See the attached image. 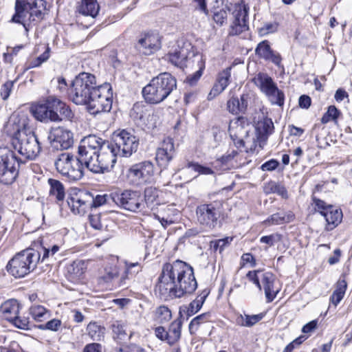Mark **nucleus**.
<instances>
[{
	"instance_id": "bb28decb",
	"label": "nucleus",
	"mask_w": 352,
	"mask_h": 352,
	"mask_svg": "<svg viewBox=\"0 0 352 352\" xmlns=\"http://www.w3.org/2000/svg\"><path fill=\"white\" fill-rule=\"evenodd\" d=\"M80 14L94 18L100 10V6L97 0H80L77 7Z\"/></svg>"
},
{
	"instance_id": "423d86ee",
	"label": "nucleus",
	"mask_w": 352,
	"mask_h": 352,
	"mask_svg": "<svg viewBox=\"0 0 352 352\" xmlns=\"http://www.w3.org/2000/svg\"><path fill=\"white\" fill-rule=\"evenodd\" d=\"M177 88V80L170 74L161 73L153 77L142 89L145 101L150 104H159L165 100Z\"/></svg>"
},
{
	"instance_id": "338daca9",
	"label": "nucleus",
	"mask_w": 352,
	"mask_h": 352,
	"mask_svg": "<svg viewBox=\"0 0 352 352\" xmlns=\"http://www.w3.org/2000/svg\"><path fill=\"white\" fill-rule=\"evenodd\" d=\"M345 275H342L341 278L338 280L336 283V287L334 290L336 292H341L343 294H345L346 288H347V283L344 278Z\"/></svg>"
},
{
	"instance_id": "ea45409f",
	"label": "nucleus",
	"mask_w": 352,
	"mask_h": 352,
	"mask_svg": "<svg viewBox=\"0 0 352 352\" xmlns=\"http://www.w3.org/2000/svg\"><path fill=\"white\" fill-rule=\"evenodd\" d=\"M32 318L37 322H42L50 316L49 311L42 305H34L30 309Z\"/></svg>"
},
{
	"instance_id": "b1692460",
	"label": "nucleus",
	"mask_w": 352,
	"mask_h": 352,
	"mask_svg": "<svg viewBox=\"0 0 352 352\" xmlns=\"http://www.w3.org/2000/svg\"><path fill=\"white\" fill-rule=\"evenodd\" d=\"M261 280L267 302H272L280 291V287L276 286V277L272 272H267L261 274Z\"/></svg>"
},
{
	"instance_id": "2eb2a0df",
	"label": "nucleus",
	"mask_w": 352,
	"mask_h": 352,
	"mask_svg": "<svg viewBox=\"0 0 352 352\" xmlns=\"http://www.w3.org/2000/svg\"><path fill=\"white\" fill-rule=\"evenodd\" d=\"M154 173V166L150 161H144L133 165L128 171V177L137 184L150 179Z\"/></svg>"
},
{
	"instance_id": "393cba45",
	"label": "nucleus",
	"mask_w": 352,
	"mask_h": 352,
	"mask_svg": "<svg viewBox=\"0 0 352 352\" xmlns=\"http://www.w3.org/2000/svg\"><path fill=\"white\" fill-rule=\"evenodd\" d=\"M20 305L15 299L5 301L0 306V315L6 320L11 321L19 315Z\"/></svg>"
},
{
	"instance_id": "4468645a",
	"label": "nucleus",
	"mask_w": 352,
	"mask_h": 352,
	"mask_svg": "<svg viewBox=\"0 0 352 352\" xmlns=\"http://www.w3.org/2000/svg\"><path fill=\"white\" fill-rule=\"evenodd\" d=\"M53 96H48L44 103L37 104L32 107L31 111L34 117L41 122H60L58 113L54 111Z\"/></svg>"
},
{
	"instance_id": "5701e85b",
	"label": "nucleus",
	"mask_w": 352,
	"mask_h": 352,
	"mask_svg": "<svg viewBox=\"0 0 352 352\" xmlns=\"http://www.w3.org/2000/svg\"><path fill=\"white\" fill-rule=\"evenodd\" d=\"M231 78V67H227L218 74L216 81L208 96L212 100L222 93L228 86Z\"/></svg>"
},
{
	"instance_id": "13d9d810",
	"label": "nucleus",
	"mask_w": 352,
	"mask_h": 352,
	"mask_svg": "<svg viewBox=\"0 0 352 352\" xmlns=\"http://www.w3.org/2000/svg\"><path fill=\"white\" fill-rule=\"evenodd\" d=\"M14 85L13 81H7L2 85L0 89V96L3 100H6L10 95L12 89Z\"/></svg>"
},
{
	"instance_id": "9b49d317",
	"label": "nucleus",
	"mask_w": 352,
	"mask_h": 352,
	"mask_svg": "<svg viewBox=\"0 0 352 352\" xmlns=\"http://www.w3.org/2000/svg\"><path fill=\"white\" fill-rule=\"evenodd\" d=\"M250 123L243 117H239L230 121L229 133L234 143L239 146H245L249 141Z\"/></svg>"
},
{
	"instance_id": "20e7f679",
	"label": "nucleus",
	"mask_w": 352,
	"mask_h": 352,
	"mask_svg": "<svg viewBox=\"0 0 352 352\" xmlns=\"http://www.w3.org/2000/svg\"><path fill=\"white\" fill-rule=\"evenodd\" d=\"M197 287L193 268L180 260L165 263L155 291L164 298H182L192 294Z\"/></svg>"
},
{
	"instance_id": "58836bf2",
	"label": "nucleus",
	"mask_w": 352,
	"mask_h": 352,
	"mask_svg": "<svg viewBox=\"0 0 352 352\" xmlns=\"http://www.w3.org/2000/svg\"><path fill=\"white\" fill-rule=\"evenodd\" d=\"M237 155V152L232 151L222 155L212 163L214 168L219 170H226L229 168V164L234 157Z\"/></svg>"
},
{
	"instance_id": "052dcab7",
	"label": "nucleus",
	"mask_w": 352,
	"mask_h": 352,
	"mask_svg": "<svg viewBox=\"0 0 352 352\" xmlns=\"http://www.w3.org/2000/svg\"><path fill=\"white\" fill-rule=\"evenodd\" d=\"M204 71L196 70L193 74L188 75L186 80L185 82L190 86H194L197 85L201 76L203 74Z\"/></svg>"
},
{
	"instance_id": "49530a36",
	"label": "nucleus",
	"mask_w": 352,
	"mask_h": 352,
	"mask_svg": "<svg viewBox=\"0 0 352 352\" xmlns=\"http://www.w3.org/2000/svg\"><path fill=\"white\" fill-rule=\"evenodd\" d=\"M50 56V48L49 46H47L45 52L35 59L31 60L25 70L41 66L43 63L46 62L49 59Z\"/></svg>"
},
{
	"instance_id": "f257e3e1",
	"label": "nucleus",
	"mask_w": 352,
	"mask_h": 352,
	"mask_svg": "<svg viewBox=\"0 0 352 352\" xmlns=\"http://www.w3.org/2000/svg\"><path fill=\"white\" fill-rule=\"evenodd\" d=\"M80 153L87 166L95 172L110 171L117 160V156L130 157L136 152L139 140L130 131L122 130L113 134V142L96 135L84 138Z\"/></svg>"
},
{
	"instance_id": "de8ad7c7",
	"label": "nucleus",
	"mask_w": 352,
	"mask_h": 352,
	"mask_svg": "<svg viewBox=\"0 0 352 352\" xmlns=\"http://www.w3.org/2000/svg\"><path fill=\"white\" fill-rule=\"evenodd\" d=\"M228 8L225 7L221 9H216L213 13V20L219 25H222L227 21Z\"/></svg>"
},
{
	"instance_id": "6e6d98bb",
	"label": "nucleus",
	"mask_w": 352,
	"mask_h": 352,
	"mask_svg": "<svg viewBox=\"0 0 352 352\" xmlns=\"http://www.w3.org/2000/svg\"><path fill=\"white\" fill-rule=\"evenodd\" d=\"M259 274H262L260 270L249 271L246 275L247 278L252 281L261 291L262 289L261 284L260 283L261 276Z\"/></svg>"
},
{
	"instance_id": "37998d69",
	"label": "nucleus",
	"mask_w": 352,
	"mask_h": 352,
	"mask_svg": "<svg viewBox=\"0 0 352 352\" xmlns=\"http://www.w3.org/2000/svg\"><path fill=\"white\" fill-rule=\"evenodd\" d=\"M124 327V323L119 320H116L111 324V329L113 332V338L114 340L118 341L124 340L126 337V329Z\"/></svg>"
},
{
	"instance_id": "69168bd1",
	"label": "nucleus",
	"mask_w": 352,
	"mask_h": 352,
	"mask_svg": "<svg viewBox=\"0 0 352 352\" xmlns=\"http://www.w3.org/2000/svg\"><path fill=\"white\" fill-rule=\"evenodd\" d=\"M155 218L161 223L162 226L166 228L168 226L174 223L175 219L173 217L167 214L166 217L164 215L160 216L159 214L155 215Z\"/></svg>"
},
{
	"instance_id": "3c124183",
	"label": "nucleus",
	"mask_w": 352,
	"mask_h": 352,
	"mask_svg": "<svg viewBox=\"0 0 352 352\" xmlns=\"http://www.w3.org/2000/svg\"><path fill=\"white\" fill-rule=\"evenodd\" d=\"M232 238L226 237L224 239L212 241L210 242V248L213 249L214 251L219 250L221 253L225 247H226L232 241Z\"/></svg>"
},
{
	"instance_id": "e2e57ef3",
	"label": "nucleus",
	"mask_w": 352,
	"mask_h": 352,
	"mask_svg": "<svg viewBox=\"0 0 352 352\" xmlns=\"http://www.w3.org/2000/svg\"><path fill=\"white\" fill-rule=\"evenodd\" d=\"M279 165V162L274 159H272L261 165V169L263 171H272L275 170L278 166Z\"/></svg>"
},
{
	"instance_id": "2f4dec72",
	"label": "nucleus",
	"mask_w": 352,
	"mask_h": 352,
	"mask_svg": "<svg viewBox=\"0 0 352 352\" xmlns=\"http://www.w3.org/2000/svg\"><path fill=\"white\" fill-rule=\"evenodd\" d=\"M125 270L120 280V286H124L126 280L133 278L136 274L142 271V266L138 262H124Z\"/></svg>"
},
{
	"instance_id": "8fccbe9b",
	"label": "nucleus",
	"mask_w": 352,
	"mask_h": 352,
	"mask_svg": "<svg viewBox=\"0 0 352 352\" xmlns=\"http://www.w3.org/2000/svg\"><path fill=\"white\" fill-rule=\"evenodd\" d=\"M188 168H192L194 171L198 173L199 175H213L214 171L212 168L208 166H202L198 163L189 162L187 165Z\"/></svg>"
},
{
	"instance_id": "4d7b16f0",
	"label": "nucleus",
	"mask_w": 352,
	"mask_h": 352,
	"mask_svg": "<svg viewBox=\"0 0 352 352\" xmlns=\"http://www.w3.org/2000/svg\"><path fill=\"white\" fill-rule=\"evenodd\" d=\"M277 30V24L273 23H265L263 27L258 29L260 36H263L270 33H273Z\"/></svg>"
},
{
	"instance_id": "4be33fe9",
	"label": "nucleus",
	"mask_w": 352,
	"mask_h": 352,
	"mask_svg": "<svg viewBox=\"0 0 352 352\" xmlns=\"http://www.w3.org/2000/svg\"><path fill=\"white\" fill-rule=\"evenodd\" d=\"M255 54L261 58L265 60H270L274 64L280 67L281 65L282 58L280 54L273 51L267 40L259 43L255 49Z\"/></svg>"
},
{
	"instance_id": "864d4df0",
	"label": "nucleus",
	"mask_w": 352,
	"mask_h": 352,
	"mask_svg": "<svg viewBox=\"0 0 352 352\" xmlns=\"http://www.w3.org/2000/svg\"><path fill=\"white\" fill-rule=\"evenodd\" d=\"M119 274V271L118 268L114 266L110 268L105 269V274L101 277V278L104 280V283H109L118 278Z\"/></svg>"
},
{
	"instance_id": "cd10ccee",
	"label": "nucleus",
	"mask_w": 352,
	"mask_h": 352,
	"mask_svg": "<svg viewBox=\"0 0 352 352\" xmlns=\"http://www.w3.org/2000/svg\"><path fill=\"white\" fill-rule=\"evenodd\" d=\"M54 111L58 113L60 122L63 120H72L74 118V113L70 107L60 99L53 96Z\"/></svg>"
},
{
	"instance_id": "ddd939ff",
	"label": "nucleus",
	"mask_w": 352,
	"mask_h": 352,
	"mask_svg": "<svg viewBox=\"0 0 352 352\" xmlns=\"http://www.w3.org/2000/svg\"><path fill=\"white\" fill-rule=\"evenodd\" d=\"M196 214L198 222L211 230L217 225L219 212L213 204H206L197 206Z\"/></svg>"
},
{
	"instance_id": "1a4fd4ad",
	"label": "nucleus",
	"mask_w": 352,
	"mask_h": 352,
	"mask_svg": "<svg viewBox=\"0 0 352 352\" xmlns=\"http://www.w3.org/2000/svg\"><path fill=\"white\" fill-rule=\"evenodd\" d=\"M254 81L272 104L280 107L283 105L285 94L278 88L276 84L268 74L258 73L254 78Z\"/></svg>"
},
{
	"instance_id": "c03bdc74",
	"label": "nucleus",
	"mask_w": 352,
	"mask_h": 352,
	"mask_svg": "<svg viewBox=\"0 0 352 352\" xmlns=\"http://www.w3.org/2000/svg\"><path fill=\"white\" fill-rule=\"evenodd\" d=\"M265 192L267 194L276 193L284 199H287L288 197L286 188L283 186L276 184L275 182L267 183L265 187Z\"/></svg>"
},
{
	"instance_id": "a18cd8bd",
	"label": "nucleus",
	"mask_w": 352,
	"mask_h": 352,
	"mask_svg": "<svg viewBox=\"0 0 352 352\" xmlns=\"http://www.w3.org/2000/svg\"><path fill=\"white\" fill-rule=\"evenodd\" d=\"M155 315L156 320H157L161 323L169 321L172 317L170 310L164 305H162L157 307L155 310Z\"/></svg>"
},
{
	"instance_id": "c756f323",
	"label": "nucleus",
	"mask_w": 352,
	"mask_h": 352,
	"mask_svg": "<svg viewBox=\"0 0 352 352\" xmlns=\"http://www.w3.org/2000/svg\"><path fill=\"white\" fill-rule=\"evenodd\" d=\"M206 56L199 52H195L192 49L190 58L188 59L186 66L185 68H190L194 70L204 71L206 67Z\"/></svg>"
},
{
	"instance_id": "f8f14e48",
	"label": "nucleus",
	"mask_w": 352,
	"mask_h": 352,
	"mask_svg": "<svg viewBox=\"0 0 352 352\" xmlns=\"http://www.w3.org/2000/svg\"><path fill=\"white\" fill-rule=\"evenodd\" d=\"M92 202V195L85 190H78L72 194L67 199V204L71 210L74 214L80 215H84L91 208Z\"/></svg>"
},
{
	"instance_id": "a878e982",
	"label": "nucleus",
	"mask_w": 352,
	"mask_h": 352,
	"mask_svg": "<svg viewBox=\"0 0 352 352\" xmlns=\"http://www.w3.org/2000/svg\"><path fill=\"white\" fill-rule=\"evenodd\" d=\"M248 106V95L243 94L240 98L231 97L227 102V109L232 114L244 113Z\"/></svg>"
},
{
	"instance_id": "39448f33",
	"label": "nucleus",
	"mask_w": 352,
	"mask_h": 352,
	"mask_svg": "<svg viewBox=\"0 0 352 352\" xmlns=\"http://www.w3.org/2000/svg\"><path fill=\"white\" fill-rule=\"evenodd\" d=\"M45 9V0H16L15 13L11 21L22 24L28 32L32 25L43 19Z\"/></svg>"
},
{
	"instance_id": "603ef678",
	"label": "nucleus",
	"mask_w": 352,
	"mask_h": 352,
	"mask_svg": "<svg viewBox=\"0 0 352 352\" xmlns=\"http://www.w3.org/2000/svg\"><path fill=\"white\" fill-rule=\"evenodd\" d=\"M16 327L21 329H30V320L29 318L25 316H16V318H13L10 321Z\"/></svg>"
},
{
	"instance_id": "f704fd0d",
	"label": "nucleus",
	"mask_w": 352,
	"mask_h": 352,
	"mask_svg": "<svg viewBox=\"0 0 352 352\" xmlns=\"http://www.w3.org/2000/svg\"><path fill=\"white\" fill-rule=\"evenodd\" d=\"M47 182L50 187V196H54L58 201H63L65 195L63 184L60 181L52 178H50Z\"/></svg>"
},
{
	"instance_id": "680f3d73",
	"label": "nucleus",
	"mask_w": 352,
	"mask_h": 352,
	"mask_svg": "<svg viewBox=\"0 0 352 352\" xmlns=\"http://www.w3.org/2000/svg\"><path fill=\"white\" fill-rule=\"evenodd\" d=\"M280 240V236L278 234H273L267 236H263L260 239V242L272 246L275 243Z\"/></svg>"
},
{
	"instance_id": "774afa93",
	"label": "nucleus",
	"mask_w": 352,
	"mask_h": 352,
	"mask_svg": "<svg viewBox=\"0 0 352 352\" xmlns=\"http://www.w3.org/2000/svg\"><path fill=\"white\" fill-rule=\"evenodd\" d=\"M55 83L56 84V88L60 93H65L68 89V86L65 79L63 77L59 76L56 78Z\"/></svg>"
},
{
	"instance_id": "79ce46f5",
	"label": "nucleus",
	"mask_w": 352,
	"mask_h": 352,
	"mask_svg": "<svg viewBox=\"0 0 352 352\" xmlns=\"http://www.w3.org/2000/svg\"><path fill=\"white\" fill-rule=\"evenodd\" d=\"M159 190L155 187H147L144 190L145 203L152 208L153 205L158 204Z\"/></svg>"
},
{
	"instance_id": "c85d7f7f",
	"label": "nucleus",
	"mask_w": 352,
	"mask_h": 352,
	"mask_svg": "<svg viewBox=\"0 0 352 352\" xmlns=\"http://www.w3.org/2000/svg\"><path fill=\"white\" fill-rule=\"evenodd\" d=\"M327 221L326 229L332 230L334 229L342 219V212L341 210L336 209L333 206L322 215Z\"/></svg>"
},
{
	"instance_id": "7c9ffc66",
	"label": "nucleus",
	"mask_w": 352,
	"mask_h": 352,
	"mask_svg": "<svg viewBox=\"0 0 352 352\" xmlns=\"http://www.w3.org/2000/svg\"><path fill=\"white\" fill-rule=\"evenodd\" d=\"M294 219V214L292 212H277L270 216L267 219H265L263 222V223L267 226L280 225L289 223L293 221Z\"/></svg>"
},
{
	"instance_id": "412c9836",
	"label": "nucleus",
	"mask_w": 352,
	"mask_h": 352,
	"mask_svg": "<svg viewBox=\"0 0 352 352\" xmlns=\"http://www.w3.org/2000/svg\"><path fill=\"white\" fill-rule=\"evenodd\" d=\"M274 126L271 118H264L258 122L256 126V139L252 138V145L256 147L257 144L261 148H263L266 144L268 138L274 133Z\"/></svg>"
},
{
	"instance_id": "f3484780",
	"label": "nucleus",
	"mask_w": 352,
	"mask_h": 352,
	"mask_svg": "<svg viewBox=\"0 0 352 352\" xmlns=\"http://www.w3.org/2000/svg\"><path fill=\"white\" fill-rule=\"evenodd\" d=\"M249 8L244 3L236 4L233 11L234 20L230 34L238 35L248 30V14Z\"/></svg>"
},
{
	"instance_id": "0eeeda50",
	"label": "nucleus",
	"mask_w": 352,
	"mask_h": 352,
	"mask_svg": "<svg viewBox=\"0 0 352 352\" xmlns=\"http://www.w3.org/2000/svg\"><path fill=\"white\" fill-rule=\"evenodd\" d=\"M84 138L80 141L78 153L79 157L70 153H62L55 160L54 165L58 173L67 177L71 181H78L84 175V166L94 173H104V172H95L87 166L86 160L80 153Z\"/></svg>"
},
{
	"instance_id": "6e6552de",
	"label": "nucleus",
	"mask_w": 352,
	"mask_h": 352,
	"mask_svg": "<svg viewBox=\"0 0 352 352\" xmlns=\"http://www.w3.org/2000/svg\"><path fill=\"white\" fill-rule=\"evenodd\" d=\"M41 259V252L29 248L15 254L6 265L8 272L12 276L23 278L36 267Z\"/></svg>"
},
{
	"instance_id": "9d476101",
	"label": "nucleus",
	"mask_w": 352,
	"mask_h": 352,
	"mask_svg": "<svg viewBox=\"0 0 352 352\" xmlns=\"http://www.w3.org/2000/svg\"><path fill=\"white\" fill-rule=\"evenodd\" d=\"M111 199L118 206L131 212H140L144 208L140 193L137 191L124 190L112 195Z\"/></svg>"
},
{
	"instance_id": "aec40b11",
	"label": "nucleus",
	"mask_w": 352,
	"mask_h": 352,
	"mask_svg": "<svg viewBox=\"0 0 352 352\" xmlns=\"http://www.w3.org/2000/svg\"><path fill=\"white\" fill-rule=\"evenodd\" d=\"M192 49L193 46L189 43H184L182 45L178 44L173 52L167 54V58L175 66L184 69Z\"/></svg>"
},
{
	"instance_id": "dca6fc26",
	"label": "nucleus",
	"mask_w": 352,
	"mask_h": 352,
	"mask_svg": "<svg viewBox=\"0 0 352 352\" xmlns=\"http://www.w3.org/2000/svg\"><path fill=\"white\" fill-rule=\"evenodd\" d=\"M140 54L148 56L154 54L161 47V41L158 34L146 32L141 34L135 45Z\"/></svg>"
},
{
	"instance_id": "bf43d9fd",
	"label": "nucleus",
	"mask_w": 352,
	"mask_h": 352,
	"mask_svg": "<svg viewBox=\"0 0 352 352\" xmlns=\"http://www.w3.org/2000/svg\"><path fill=\"white\" fill-rule=\"evenodd\" d=\"M109 199H112L111 197L107 195H97L96 197H93V202L91 203V208H97L106 203H108Z\"/></svg>"
},
{
	"instance_id": "6ab92c4d",
	"label": "nucleus",
	"mask_w": 352,
	"mask_h": 352,
	"mask_svg": "<svg viewBox=\"0 0 352 352\" xmlns=\"http://www.w3.org/2000/svg\"><path fill=\"white\" fill-rule=\"evenodd\" d=\"M175 153L174 141L170 138H166L162 142L161 146L155 153L157 164L162 169H166Z\"/></svg>"
},
{
	"instance_id": "7ed1b4c3",
	"label": "nucleus",
	"mask_w": 352,
	"mask_h": 352,
	"mask_svg": "<svg viewBox=\"0 0 352 352\" xmlns=\"http://www.w3.org/2000/svg\"><path fill=\"white\" fill-rule=\"evenodd\" d=\"M69 99L76 104H87L91 114L109 112L113 94L110 84L98 85L94 75L82 72L73 80L69 89Z\"/></svg>"
},
{
	"instance_id": "0e129e2a",
	"label": "nucleus",
	"mask_w": 352,
	"mask_h": 352,
	"mask_svg": "<svg viewBox=\"0 0 352 352\" xmlns=\"http://www.w3.org/2000/svg\"><path fill=\"white\" fill-rule=\"evenodd\" d=\"M89 222L91 227L96 230H100L102 228V224L100 221V216L99 214L89 215Z\"/></svg>"
},
{
	"instance_id": "473e14b6",
	"label": "nucleus",
	"mask_w": 352,
	"mask_h": 352,
	"mask_svg": "<svg viewBox=\"0 0 352 352\" xmlns=\"http://www.w3.org/2000/svg\"><path fill=\"white\" fill-rule=\"evenodd\" d=\"M263 316V314L255 315L237 314L235 318V323L240 327H251L261 320Z\"/></svg>"
},
{
	"instance_id": "c9c22d12",
	"label": "nucleus",
	"mask_w": 352,
	"mask_h": 352,
	"mask_svg": "<svg viewBox=\"0 0 352 352\" xmlns=\"http://www.w3.org/2000/svg\"><path fill=\"white\" fill-rule=\"evenodd\" d=\"M182 326V322L180 320H175L171 322L167 331L168 344L173 345L180 339Z\"/></svg>"
},
{
	"instance_id": "f03ea898",
	"label": "nucleus",
	"mask_w": 352,
	"mask_h": 352,
	"mask_svg": "<svg viewBox=\"0 0 352 352\" xmlns=\"http://www.w3.org/2000/svg\"><path fill=\"white\" fill-rule=\"evenodd\" d=\"M15 150L22 156L19 157L9 147L0 146V182L12 184L19 175V168L27 160H34L41 150L38 137L34 132L19 131L12 140Z\"/></svg>"
},
{
	"instance_id": "72a5a7b5",
	"label": "nucleus",
	"mask_w": 352,
	"mask_h": 352,
	"mask_svg": "<svg viewBox=\"0 0 352 352\" xmlns=\"http://www.w3.org/2000/svg\"><path fill=\"white\" fill-rule=\"evenodd\" d=\"M87 331L91 340L102 341L104 340L106 329L96 322H91L87 327Z\"/></svg>"
},
{
	"instance_id": "e433bc0d",
	"label": "nucleus",
	"mask_w": 352,
	"mask_h": 352,
	"mask_svg": "<svg viewBox=\"0 0 352 352\" xmlns=\"http://www.w3.org/2000/svg\"><path fill=\"white\" fill-rule=\"evenodd\" d=\"M87 263L82 260L74 261L67 267V272L72 278H79L86 271Z\"/></svg>"
},
{
	"instance_id": "a211bd4d",
	"label": "nucleus",
	"mask_w": 352,
	"mask_h": 352,
	"mask_svg": "<svg viewBox=\"0 0 352 352\" xmlns=\"http://www.w3.org/2000/svg\"><path fill=\"white\" fill-rule=\"evenodd\" d=\"M48 138L51 140L53 146L61 150L68 149L74 143L73 133L63 127L52 129Z\"/></svg>"
},
{
	"instance_id": "5fc2aeb1",
	"label": "nucleus",
	"mask_w": 352,
	"mask_h": 352,
	"mask_svg": "<svg viewBox=\"0 0 352 352\" xmlns=\"http://www.w3.org/2000/svg\"><path fill=\"white\" fill-rule=\"evenodd\" d=\"M61 326V321L58 319H52L45 324H41L38 326V328L42 330H50L56 331L59 329Z\"/></svg>"
},
{
	"instance_id": "09e8293b",
	"label": "nucleus",
	"mask_w": 352,
	"mask_h": 352,
	"mask_svg": "<svg viewBox=\"0 0 352 352\" xmlns=\"http://www.w3.org/2000/svg\"><path fill=\"white\" fill-rule=\"evenodd\" d=\"M312 201L315 205V210L323 215L329 210L331 209L332 205L326 204L324 201L317 198L314 195L312 196Z\"/></svg>"
},
{
	"instance_id": "4c0bfd02",
	"label": "nucleus",
	"mask_w": 352,
	"mask_h": 352,
	"mask_svg": "<svg viewBox=\"0 0 352 352\" xmlns=\"http://www.w3.org/2000/svg\"><path fill=\"white\" fill-rule=\"evenodd\" d=\"M209 294V291L207 289H204L197 296V298L192 301L188 308L187 313L188 316H192L199 311L202 305Z\"/></svg>"
},
{
	"instance_id": "a19ab883",
	"label": "nucleus",
	"mask_w": 352,
	"mask_h": 352,
	"mask_svg": "<svg viewBox=\"0 0 352 352\" xmlns=\"http://www.w3.org/2000/svg\"><path fill=\"white\" fill-rule=\"evenodd\" d=\"M212 321V315L210 312H206L199 315L194 318L189 324V331L190 333H193L197 331L198 327L201 324L211 322Z\"/></svg>"
}]
</instances>
